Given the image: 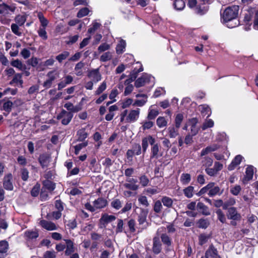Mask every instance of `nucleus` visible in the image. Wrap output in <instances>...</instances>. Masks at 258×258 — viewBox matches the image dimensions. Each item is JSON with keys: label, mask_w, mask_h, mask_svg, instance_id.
<instances>
[{"label": "nucleus", "mask_w": 258, "mask_h": 258, "mask_svg": "<svg viewBox=\"0 0 258 258\" xmlns=\"http://www.w3.org/2000/svg\"><path fill=\"white\" fill-rule=\"evenodd\" d=\"M118 94V90L116 89H113L110 95H109V98L111 99V100H112V101L111 102H109L107 103V105H109V104L112 103V102H114L115 101H116V100L115 99V98L117 96V95Z\"/></svg>", "instance_id": "56"}, {"label": "nucleus", "mask_w": 258, "mask_h": 258, "mask_svg": "<svg viewBox=\"0 0 258 258\" xmlns=\"http://www.w3.org/2000/svg\"><path fill=\"white\" fill-rule=\"evenodd\" d=\"M139 180L141 184L144 187L147 186L149 183V178L145 175L140 176Z\"/></svg>", "instance_id": "58"}, {"label": "nucleus", "mask_w": 258, "mask_h": 258, "mask_svg": "<svg viewBox=\"0 0 258 258\" xmlns=\"http://www.w3.org/2000/svg\"><path fill=\"white\" fill-rule=\"evenodd\" d=\"M190 175L188 173H182L180 176V181L183 184L186 185L190 181Z\"/></svg>", "instance_id": "36"}, {"label": "nucleus", "mask_w": 258, "mask_h": 258, "mask_svg": "<svg viewBox=\"0 0 258 258\" xmlns=\"http://www.w3.org/2000/svg\"><path fill=\"white\" fill-rule=\"evenodd\" d=\"M220 146L217 144H213L211 145L202 150L201 152V156H203L211 152L215 151L217 150L220 148Z\"/></svg>", "instance_id": "15"}, {"label": "nucleus", "mask_w": 258, "mask_h": 258, "mask_svg": "<svg viewBox=\"0 0 258 258\" xmlns=\"http://www.w3.org/2000/svg\"><path fill=\"white\" fill-rule=\"evenodd\" d=\"M78 136L77 140L78 141H85V140L88 137V134L85 131V128H81L79 130L77 134Z\"/></svg>", "instance_id": "30"}, {"label": "nucleus", "mask_w": 258, "mask_h": 258, "mask_svg": "<svg viewBox=\"0 0 258 258\" xmlns=\"http://www.w3.org/2000/svg\"><path fill=\"white\" fill-rule=\"evenodd\" d=\"M162 208V202L159 200L156 201L153 207L154 212L156 213H160Z\"/></svg>", "instance_id": "44"}, {"label": "nucleus", "mask_w": 258, "mask_h": 258, "mask_svg": "<svg viewBox=\"0 0 258 258\" xmlns=\"http://www.w3.org/2000/svg\"><path fill=\"white\" fill-rule=\"evenodd\" d=\"M209 238L208 235L202 234L199 237V244L201 245L206 243Z\"/></svg>", "instance_id": "62"}, {"label": "nucleus", "mask_w": 258, "mask_h": 258, "mask_svg": "<svg viewBox=\"0 0 258 258\" xmlns=\"http://www.w3.org/2000/svg\"><path fill=\"white\" fill-rule=\"evenodd\" d=\"M245 174L243 179L244 183H246L252 178L253 175V167L252 166H248L246 169Z\"/></svg>", "instance_id": "22"}, {"label": "nucleus", "mask_w": 258, "mask_h": 258, "mask_svg": "<svg viewBox=\"0 0 258 258\" xmlns=\"http://www.w3.org/2000/svg\"><path fill=\"white\" fill-rule=\"evenodd\" d=\"M244 16L243 20L245 23L244 29L248 31L250 29V26L253 22V27L255 30H258V11L254 9H250L245 11L243 14Z\"/></svg>", "instance_id": "2"}, {"label": "nucleus", "mask_w": 258, "mask_h": 258, "mask_svg": "<svg viewBox=\"0 0 258 258\" xmlns=\"http://www.w3.org/2000/svg\"><path fill=\"white\" fill-rule=\"evenodd\" d=\"M11 64L13 67L18 69L19 70L21 71H25L27 69L26 64L22 63V62L18 59L12 61Z\"/></svg>", "instance_id": "24"}, {"label": "nucleus", "mask_w": 258, "mask_h": 258, "mask_svg": "<svg viewBox=\"0 0 258 258\" xmlns=\"http://www.w3.org/2000/svg\"><path fill=\"white\" fill-rule=\"evenodd\" d=\"M11 29L12 32L17 36H21L22 33L20 31L19 26L16 24H12L11 25Z\"/></svg>", "instance_id": "61"}, {"label": "nucleus", "mask_w": 258, "mask_h": 258, "mask_svg": "<svg viewBox=\"0 0 258 258\" xmlns=\"http://www.w3.org/2000/svg\"><path fill=\"white\" fill-rule=\"evenodd\" d=\"M156 123L160 128L165 127L167 124V121L164 117H159L157 119Z\"/></svg>", "instance_id": "42"}, {"label": "nucleus", "mask_w": 258, "mask_h": 258, "mask_svg": "<svg viewBox=\"0 0 258 258\" xmlns=\"http://www.w3.org/2000/svg\"><path fill=\"white\" fill-rule=\"evenodd\" d=\"M89 10L87 8H84L81 9L77 14L78 18L83 17L88 14Z\"/></svg>", "instance_id": "64"}, {"label": "nucleus", "mask_w": 258, "mask_h": 258, "mask_svg": "<svg viewBox=\"0 0 258 258\" xmlns=\"http://www.w3.org/2000/svg\"><path fill=\"white\" fill-rule=\"evenodd\" d=\"M39 161L42 168L46 167L50 161V156L46 154L41 155L39 158Z\"/></svg>", "instance_id": "23"}, {"label": "nucleus", "mask_w": 258, "mask_h": 258, "mask_svg": "<svg viewBox=\"0 0 258 258\" xmlns=\"http://www.w3.org/2000/svg\"><path fill=\"white\" fill-rule=\"evenodd\" d=\"M198 209L200 210L202 214L206 216L210 215V212L209 210L208 207L205 206L202 203H198L197 205Z\"/></svg>", "instance_id": "31"}, {"label": "nucleus", "mask_w": 258, "mask_h": 258, "mask_svg": "<svg viewBox=\"0 0 258 258\" xmlns=\"http://www.w3.org/2000/svg\"><path fill=\"white\" fill-rule=\"evenodd\" d=\"M22 74L20 73L16 74L13 78V82L21 87H22L23 81L22 80Z\"/></svg>", "instance_id": "33"}, {"label": "nucleus", "mask_w": 258, "mask_h": 258, "mask_svg": "<svg viewBox=\"0 0 258 258\" xmlns=\"http://www.w3.org/2000/svg\"><path fill=\"white\" fill-rule=\"evenodd\" d=\"M106 89V83L104 81L101 85L98 87L96 91H95L96 95H99L102 93Z\"/></svg>", "instance_id": "60"}, {"label": "nucleus", "mask_w": 258, "mask_h": 258, "mask_svg": "<svg viewBox=\"0 0 258 258\" xmlns=\"http://www.w3.org/2000/svg\"><path fill=\"white\" fill-rule=\"evenodd\" d=\"M43 185L44 187L50 191H52L55 188V184L49 180H44L43 182Z\"/></svg>", "instance_id": "43"}, {"label": "nucleus", "mask_w": 258, "mask_h": 258, "mask_svg": "<svg viewBox=\"0 0 258 258\" xmlns=\"http://www.w3.org/2000/svg\"><path fill=\"white\" fill-rule=\"evenodd\" d=\"M214 121L211 119H207L204 122L202 127L203 130H205L209 127H212L214 125Z\"/></svg>", "instance_id": "53"}, {"label": "nucleus", "mask_w": 258, "mask_h": 258, "mask_svg": "<svg viewBox=\"0 0 258 258\" xmlns=\"http://www.w3.org/2000/svg\"><path fill=\"white\" fill-rule=\"evenodd\" d=\"M161 238L163 243L167 245L171 244V240L170 237L166 234H162Z\"/></svg>", "instance_id": "63"}, {"label": "nucleus", "mask_w": 258, "mask_h": 258, "mask_svg": "<svg viewBox=\"0 0 258 258\" xmlns=\"http://www.w3.org/2000/svg\"><path fill=\"white\" fill-rule=\"evenodd\" d=\"M46 28V27H39L37 31L39 36L43 40H46L48 38Z\"/></svg>", "instance_id": "38"}, {"label": "nucleus", "mask_w": 258, "mask_h": 258, "mask_svg": "<svg viewBox=\"0 0 258 258\" xmlns=\"http://www.w3.org/2000/svg\"><path fill=\"white\" fill-rule=\"evenodd\" d=\"M155 143V139L153 138L151 136H148L145 138H144L142 141V147L143 153H145L146 152L149 144L152 145V144H154Z\"/></svg>", "instance_id": "9"}, {"label": "nucleus", "mask_w": 258, "mask_h": 258, "mask_svg": "<svg viewBox=\"0 0 258 258\" xmlns=\"http://www.w3.org/2000/svg\"><path fill=\"white\" fill-rule=\"evenodd\" d=\"M197 120L196 118H192L189 120L188 124L190 126V134L191 136H195L199 131V127L197 125Z\"/></svg>", "instance_id": "16"}, {"label": "nucleus", "mask_w": 258, "mask_h": 258, "mask_svg": "<svg viewBox=\"0 0 258 258\" xmlns=\"http://www.w3.org/2000/svg\"><path fill=\"white\" fill-rule=\"evenodd\" d=\"M163 205L167 208H170L173 204L172 199L169 197L164 196L161 199Z\"/></svg>", "instance_id": "34"}, {"label": "nucleus", "mask_w": 258, "mask_h": 258, "mask_svg": "<svg viewBox=\"0 0 258 258\" xmlns=\"http://www.w3.org/2000/svg\"><path fill=\"white\" fill-rule=\"evenodd\" d=\"M223 191L220 190V188L218 186L215 185L210 191L208 192V195L210 197H213L217 195H220L222 194Z\"/></svg>", "instance_id": "37"}, {"label": "nucleus", "mask_w": 258, "mask_h": 258, "mask_svg": "<svg viewBox=\"0 0 258 258\" xmlns=\"http://www.w3.org/2000/svg\"><path fill=\"white\" fill-rule=\"evenodd\" d=\"M66 243V254L70 255L74 251V243L70 239L64 240Z\"/></svg>", "instance_id": "27"}, {"label": "nucleus", "mask_w": 258, "mask_h": 258, "mask_svg": "<svg viewBox=\"0 0 258 258\" xmlns=\"http://www.w3.org/2000/svg\"><path fill=\"white\" fill-rule=\"evenodd\" d=\"M83 142L82 143L79 144L76 146H74L75 148V153L76 155H78L80 152V151L83 149V148H85L88 145V142L87 141H82Z\"/></svg>", "instance_id": "40"}, {"label": "nucleus", "mask_w": 258, "mask_h": 258, "mask_svg": "<svg viewBox=\"0 0 258 258\" xmlns=\"http://www.w3.org/2000/svg\"><path fill=\"white\" fill-rule=\"evenodd\" d=\"M242 158L243 157L240 155H237L232 160L231 163L229 165L228 168V170H233L236 166L238 165L240 163L242 159Z\"/></svg>", "instance_id": "25"}, {"label": "nucleus", "mask_w": 258, "mask_h": 258, "mask_svg": "<svg viewBox=\"0 0 258 258\" xmlns=\"http://www.w3.org/2000/svg\"><path fill=\"white\" fill-rule=\"evenodd\" d=\"M12 175L9 174L5 176L3 182L4 188L7 190H12L13 189V185L12 183Z\"/></svg>", "instance_id": "14"}, {"label": "nucleus", "mask_w": 258, "mask_h": 258, "mask_svg": "<svg viewBox=\"0 0 258 258\" xmlns=\"http://www.w3.org/2000/svg\"><path fill=\"white\" fill-rule=\"evenodd\" d=\"M216 213L217 215L218 219L222 223H224L226 222V219L225 216L223 212L222 211L221 209H218Z\"/></svg>", "instance_id": "46"}, {"label": "nucleus", "mask_w": 258, "mask_h": 258, "mask_svg": "<svg viewBox=\"0 0 258 258\" xmlns=\"http://www.w3.org/2000/svg\"><path fill=\"white\" fill-rule=\"evenodd\" d=\"M115 219L116 217L113 215H109L107 214H102L99 220L100 227L101 228H105L108 223L115 220Z\"/></svg>", "instance_id": "7"}, {"label": "nucleus", "mask_w": 258, "mask_h": 258, "mask_svg": "<svg viewBox=\"0 0 258 258\" xmlns=\"http://www.w3.org/2000/svg\"><path fill=\"white\" fill-rule=\"evenodd\" d=\"M112 53L108 51V52L104 53L100 56V60L103 62H105V61L110 60L112 58Z\"/></svg>", "instance_id": "49"}, {"label": "nucleus", "mask_w": 258, "mask_h": 258, "mask_svg": "<svg viewBox=\"0 0 258 258\" xmlns=\"http://www.w3.org/2000/svg\"><path fill=\"white\" fill-rule=\"evenodd\" d=\"M100 25L101 24L99 23H98L96 21H94L92 23V27L88 29V32L89 33H94L100 27Z\"/></svg>", "instance_id": "52"}, {"label": "nucleus", "mask_w": 258, "mask_h": 258, "mask_svg": "<svg viewBox=\"0 0 258 258\" xmlns=\"http://www.w3.org/2000/svg\"><path fill=\"white\" fill-rule=\"evenodd\" d=\"M151 146L150 158L151 159H157L160 156L159 154V146L157 143H155L154 144H152ZM161 156H162V154L160 155Z\"/></svg>", "instance_id": "19"}, {"label": "nucleus", "mask_w": 258, "mask_h": 258, "mask_svg": "<svg viewBox=\"0 0 258 258\" xmlns=\"http://www.w3.org/2000/svg\"><path fill=\"white\" fill-rule=\"evenodd\" d=\"M206 258H221L218 251L213 245H211L205 253Z\"/></svg>", "instance_id": "12"}, {"label": "nucleus", "mask_w": 258, "mask_h": 258, "mask_svg": "<svg viewBox=\"0 0 258 258\" xmlns=\"http://www.w3.org/2000/svg\"><path fill=\"white\" fill-rule=\"evenodd\" d=\"M179 128L174 125L168 127L167 130L168 136L170 138H175L179 135Z\"/></svg>", "instance_id": "17"}, {"label": "nucleus", "mask_w": 258, "mask_h": 258, "mask_svg": "<svg viewBox=\"0 0 258 258\" xmlns=\"http://www.w3.org/2000/svg\"><path fill=\"white\" fill-rule=\"evenodd\" d=\"M202 162L203 166H205L206 168H208L211 167L213 163V160L211 158L209 157H205L204 158Z\"/></svg>", "instance_id": "48"}, {"label": "nucleus", "mask_w": 258, "mask_h": 258, "mask_svg": "<svg viewBox=\"0 0 258 258\" xmlns=\"http://www.w3.org/2000/svg\"><path fill=\"white\" fill-rule=\"evenodd\" d=\"M158 114L159 112L157 110L149 108L148 118L149 119H154Z\"/></svg>", "instance_id": "50"}, {"label": "nucleus", "mask_w": 258, "mask_h": 258, "mask_svg": "<svg viewBox=\"0 0 258 258\" xmlns=\"http://www.w3.org/2000/svg\"><path fill=\"white\" fill-rule=\"evenodd\" d=\"M37 17L40 23V27H46L49 23L48 20L44 16L42 13L39 12L37 13Z\"/></svg>", "instance_id": "26"}, {"label": "nucleus", "mask_w": 258, "mask_h": 258, "mask_svg": "<svg viewBox=\"0 0 258 258\" xmlns=\"http://www.w3.org/2000/svg\"><path fill=\"white\" fill-rule=\"evenodd\" d=\"M70 55L69 52L67 51H64L60 54L57 55L55 57L56 59L59 62L61 63L63 60L67 59Z\"/></svg>", "instance_id": "35"}, {"label": "nucleus", "mask_w": 258, "mask_h": 258, "mask_svg": "<svg viewBox=\"0 0 258 258\" xmlns=\"http://www.w3.org/2000/svg\"><path fill=\"white\" fill-rule=\"evenodd\" d=\"M16 9V7L15 4L9 6L4 3L0 4V15L3 16L9 15L10 14V12L14 13Z\"/></svg>", "instance_id": "5"}, {"label": "nucleus", "mask_w": 258, "mask_h": 258, "mask_svg": "<svg viewBox=\"0 0 258 258\" xmlns=\"http://www.w3.org/2000/svg\"><path fill=\"white\" fill-rule=\"evenodd\" d=\"M107 204V201L102 198H99L93 202V205L95 208V210L105 207Z\"/></svg>", "instance_id": "20"}, {"label": "nucleus", "mask_w": 258, "mask_h": 258, "mask_svg": "<svg viewBox=\"0 0 258 258\" xmlns=\"http://www.w3.org/2000/svg\"><path fill=\"white\" fill-rule=\"evenodd\" d=\"M123 186L125 188L132 190H137L139 187V185L138 184L134 183H130L128 182L125 183L123 184Z\"/></svg>", "instance_id": "51"}, {"label": "nucleus", "mask_w": 258, "mask_h": 258, "mask_svg": "<svg viewBox=\"0 0 258 258\" xmlns=\"http://www.w3.org/2000/svg\"><path fill=\"white\" fill-rule=\"evenodd\" d=\"M25 236L29 239H36L38 237V233L36 231H28L25 232Z\"/></svg>", "instance_id": "41"}, {"label": "nucleus", "mask_w": 258, "mask_h": 258, "mask_svg": "<svg viewBox=\"0 0 258 258\" xmlns=\"http://www.w3.org/2000/svg\"><path fill=\"white\" fill-rule=\"evenodd\" d=\"M227 216L228 219L233 220H239L241 218L240 215L237 213L236 209L234 207L228 209Z\"/></svg>", "instance_id": "11"}, {"label": "nucleus", "mask_w": 258, "mask_h": 258, "mask_svg": "<svg viewBox=\"0 0 258 258\" xmlns=\"http://www.w3.org/2000/svg\"><path fill=\"white\" fill-rule=\"evenodd\" d=\"M239 7L233 6L227 8L221 14V21L225 23L229 28H233L239 25L238 21L236 20L238 15Z\"/></svg>", "instance_id": "1"}, {"label": "nucleus", "mask_w": 258, "mask_h": 258, "mask_svg": "<svg viewBox=\"0 0 258 258\" xmlns=\"http://www.w3.org/2000/svg\"><path fill=\"white\" fill-rule=\"evenodd\" d=\"M140 114V109L138 108L130 110L125 118V122L133 123L137 121L139 118Z\"/></svg>", "instance_id": "4"}, {"label": "nucleus", "mask_w": 258, "mask_h": 258, "mask_svg": "<svg viewBox=\"0 0 258 258\" xmlns=\"http://www.w3.org/2000/svg\"><path fill=\"white\" fill-rule=\"evenodd\" d=\"M73 115L71 112L63 110L57 116V119H61V123L63 125L68 124L73 118Z\"/></svg>", "instance_id": "6"}, {"label": "nucleus", "mask_w": 258, "mask_h": 258, "mask_svg": "<svg viewBox=\"0 0 258 258\" xmlns=\"http://www.w3.org/2000/svg\"><path fill=\"white\" fill-rule=\"evenodd\" d=\"M175 9L177 10H182L185 7V3L182 0H176L174 3Z\"/></svg>", "instance_id": "45"}, {"label": "nucleus", "mask_w": 258, "mask_h": 258, "mask_svg": "<svg viewBox=\"0 0 258 258\" xmlns=\"http://www.w3.org/2000/svg\"><path fill=\"white\" fill-rule=\"evenodd\" d=\"M88 76L93 81L96 83L101 80V75L99 72V69H93L89 72Z\"/></svg>", "instance_id": "13"}, {"label": "nucleus", "mask_w": 258, "mask_h": 258, "mask_svg": "<svg viewBox=\"0 0 258 258\" xmlns=\"http://www.w3.org/2000/svg\"><path fill=\"white\" fill-rule=\"evenodd\" d=\"M15 20L19 26H22L26 21V17L24 16L18 15L16 17Z\"/></svg>", "instance_id": "55"}, {"label": "nucleus", "mask_w": 258, "mask_h": 258, "mask_svg": "<svg viewBox=\"0 0 258 258\" xmlns=\"http://www.w3.org/2000/svg\"><path fill=\"white\" fill-rule=\"evenodd\" d=\"M48 79L44 82L43 87L48 89L51 87L53 82L59 77V73L56 70H54L49 71L46 75Z\"/></svg>", "instance_id": "3"}, {"label": "nucleus", "mask_w": 258, "mask_h": 258, "mask_svg": "<svg viewBox=\"0 0 258 258\" xmlns=\"http://www.w3.org/2000/svg\"><path fill=\"white\" fill-rule=\"evenodd\" d=\"M154 78L151 75L148 74H144L141 77L138 78L135 82V86L137 88L141 87L145 85L146 83H148L152 80H153Z\"/></svg>", "instance_id": "8"}, {"label": "nucleus", "mask_w": 258, "mask_h": 258, "mask_svg": "<svg viewBox=\"0 0 258 258\" xmlns=\"http://www.w3.org/2000/svg\"><path fill=\"white\" fill-rule=\"evenodd\" d=\"M125 41L122 39H121L116 46V53L117 54L122 53L125 51Z\"/></svg>", "instance_id": "29"}, {"label": "nucleus", "mask_w": 258, "mask_h": 258, "mask_svg": "<svg viewBox=\"0 0 258 258\" xmlns=\"http://www.w3.org/2000/svg\"><path fill=\"white\" fill-rule=\"evenodd\" d=\"M199 109L204 116L207 115L208 116H209L211 115V109L207 105L204 104L200 105L199 106Z\"/></svg>", "instance_id": "32"}, {"label": "nucleus", "mask_w": 258, "mask_h": 258, "mask_svg": "<svg viewBox=\"0 0 258 258\" xmlns=\"http://www.w3.org/2000/svg\"><path fill=\"white\" fill-rule=\"evenodd\" d=\"M152 249L153 252L155 254H158L161 252V243L158 237H155L153 238Z\"/></svg>", "instance_id": "18"}, {"label": "nucleus", "mask_w": 258, "mask_h": 258, "mask_svg": "<svg viewBox=\"0 0 258 258\" xmlns=\"http://www.w3.org/2000/svg\"><path fill=\"white\" fill-rule=\"evenodd\" d=\"M111 205L113 208L118 210L121 207L122 203L119 200L115 199L112 201Z\"/></svg>", "instance_id": "59"}, {"label": "nucleus", "mask_w": 258, "mask_h": 258, "mask_svg": "<svg viewBox=\"0 0 258 258\" xmlns=\"http://www.w3.org/2000/svg\"><path fill=\"white\" fill-rule=\"evenodd\" d=\"M241 190V188L240 186L238 185L232 186L230 188L231 193L234 196H237L240 192Z\"/></svg>", "instance_id": "54"}, {"label": "nucleus", "mask_w": 258, "mask_h": 258, "mask_svg": "<svg viewBox=\"0 0 258 258\" xmlns=\"http://www.w3.org/2000/svg\"><path fill=\"white\" fill-rule=\"evenodd\" d=\"M194 187L192 186H189L183 190V193L187 198H191L193 196Z\"/></svg>", "instance_id": "39"}, {"label": "nucleus", "mask_w": 258, "mask_h": 258, "mask_svg": "<svg viewBox=\"0 0 258 258\" xmlns=\"http://www.w3.org/2000/svg\"><path fill=\"white\" fill-rule=\"evenodd\" d=\"M40 225L48 231L55 230L57 229V226L53 222L45 220H42L39 222Z\"/></svg>", "instance_id": "10"}, {"label": "nucleus", "mask_w": 258, "mask_h": 258, "mask_svg": "<svg viewBox=\"0 0 258 258\" xmlns=\"http://www.w3.org/2000/svg\"><path fill=\"white\" fill-rule=\"evenodd\" d=\"M183 119V115L182 114L179 113L176 115L175 118V125L177 127L179 128L180 125Z\"/></svg>", "instance_id": "47"}, {"label": "nucleus", "mask_w": 258, "mask_h": 258, "mask_svg": "<svg viewBox=\"0 0 258 258\" xmlns=\"http://www.w3.org/2000/svg\"><path fill=\"white\" fill-rule=\"evenodd\" d=\"M147 211L143 210L139 216V222L140 224H143L146 220Z\"/></svg>", "instance_id": "57"}, {"label": "nucleus", "mask_w": 258, "mask_h": 258, "mask_svg": "<svg viewBox=\"0 0 258 258\" xmlns=\"http://www.w3.org/2000/svg\"><path fill=\"white\" fill-rule=\"evenodd\" d=\"M143 71V68L142 66H140V68L137 71H136L135 70L133 72V73L131 74V78L128 79H127L125 82V84H128L130 83L131 82L134 81L135 79L137 78V74L138 73H140L141 72H142Z\"/></svg>", "instance_id": "28"}, {"label": "nucleus", "mask_w": 258, "mask_h": 258, "mask_svg": "<svg viewBox=\"0 0 258 258\" xmlns=\"http://www.w3.org/2000/svg\"><path fill=\"white\" fill-rule=\"evenodd\" d=\"M3 105L2 106L1 109L7 112V113H4L5 115H7L12 110L13 103L11 101L4 100H3Z\"/></svg>", "instance_id": "21"}]
</instances>
